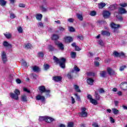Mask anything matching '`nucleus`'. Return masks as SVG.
<instances>
[{"label": "nucleus", "mask_w": 127, "mask_h": 127, "mask_svg": "<svg viewBox=\"0 0 127 127\" xmlns=\"http://www.w3.org/2000/svg\"><path fill=\"white\" fill-rule=\"evenodd\" d=\"M53 59L56 63L60 64V66L61 68H65V62H66L65 58H62L59 60L57 57L54 56Z\"/></svg>", "instance_id": "1"}, {"label": "nucleus", "mask_w": 127, "mask_h": 127, "mask_svg": "<svg viewBox=\"0 0 127 127\" xmlns=\"http://www.w3.org/2000/svg\"><path fill=\"white\" fill-rule=\"evenodd\" d=\"M14 93H10V96L14 100H18V96L20 95V92L18 89H15Z\"/></svg>", "instance_id": "2"}, {"label": "nucleus", "mask_w": 127, "mask_h": 127, "mask_svg": "<svg viewBox=\"0 0 127 127\" xmlns=\"http://www.w3.org/2000/svg\"><path fill=\"white\" fill-rule=\"evenodd\" d=\"M111 27L114 31V32L118 33L119 32V28L121 27V25L117 24L114 23H111L110 24Z\"/></svg>", "instance_id": "3"}, {"label": "nucleus", "mask_w": 127, "mask_h": 127, "mask_svg": "<svg viewBox=\"0 0 127 127\" xmlns=\"http://www.w3.org/2000/svg\"><path fill=\"white\" fill-rule=\"evenodd\" d=\"M87 98L88 100H89L90 103H91V104H93V105H94L95 106H97V105H98V102L97 101V100H96V99H94L93 98L91 95L88 94L87 96Z\"/></svg>", "instance_id": "4"}, {"label": "nucleus", "mask_w": 127, "mask_h": 127, "mask_svg": "<svg viewBox=\"0 0 127 127\" xmlns=\"http://www.w3.org/2000/svg\"><path fill=\"white\" fill-rule=\"evenodd\" d=\"M79 115L82 118H87L88 113L86 112V108L84 107L81 108V112L79 113Z\"/></svg>", "instance_id": "5"}, {"label": "nucleus", "mask_w": 127, "mask_h": 127, "mask_svg": "<svg viewBox=\"0 0 127 127\" xmlns=\"http://www.w3.org/2000/svg\"><path fill=\"white\" fill-rule=\"evenodd\" d=\"M36 100L37 101H41V102H44L45 101V97L42 94H38L36 96Z\"/></svg>", "instance_id": "6"}, {"label": "nucleus", "mask_w": 127, "mask_h": 127, "mask_svg": "<svg viewBox=\"0 0 127 127\" xmlns=\"http://www.w3.org/2000/svg\"><path fill=\"white\" fill-rule=\"evenodd\" d=\"M103 15L104 18H109L111 15V12L108 10H104L103 12Z\"/></svg>", "instance_id": "7"}, {"label": "nucleus", "mask_w": 127, "mask_h": 127, "mask_svg": "<svg viewBox=\"0 0 127 127\" xmlns=\"http://www.w3.org/2000/svg\"><path fill=\"white\" fill-rule=\"evenodd\" d=\"M1 58L3 63H5L7 61V58H6V53L5 52L3 51L1 53Z\"/></svg>", "instance_id": "8"}, {"label": "nucleus", "mask_w": 127, "mask_h": 127, "mask_svg": "<svg viewBox=\"0 0 127 127\" xmlns=\"http://www.w3.org/2000/svg\"><path fill=\"white\" fill-rule=\"evenodd\" d=\"M107 72L109 75H117V73H116V71L114 70L111 67H108L107 68Z\"/></svg>", "instance_id": "9"}, {"label": "nucleus", "mask_w": 127, "mask_h": 127, "mask_svg": "<svg viewBox=\"0 0 127 127\" xmlns=\"http://www.w3.org/2000/svg\"><path fill=\"white\" fill-rule=\"evenodd\" d=\"M64 39L66 43H70L73 41V38L71 37H65Z\"/></svg>", "instance_id": "10"}, {"label": "nucleus", "mask_w": 127, "mask_h": 127, "mask_svg": "<svg viewBox=\"0 0 127 127\" xmlns=\"http://www.w3.org/2000/svg\"><path fill=\"white\" fill-rule=\"evenodd\" d=\"M55 119H53V118H51L50 117L46 116V122L48 123L49 124H50L51 123H52V122H55Z\"/></svg>", "instance_id": "11"}, {"label": "nucleus", "mask_w": 127, "mask_h": 127, "mask_svg": "<svg viewBox=\"0 0 127 127\" xmlns=\"http://www.w3.org/2000/svg\"><path fill=\"white\" fill-rule=\"evenodd\" d=\"M119 13H121V14H125L127 13V11L125 8L120 7L119 8Z\"/></svg>", "instance_id": "12"}, {"label": "nucleus", "mask_w": 127, "mask_h": 127, "mask_svg": "<svg viewBox=\"0 0 127 127\" xmlns=\"http://www.w3.org/2000/svg\"><path fill=\"white\" fill-rule=\"evenodd\" d=\"M56 44L58 46L61 50H64V45L62 43H59V42H56Z\"/></svg>", "instance_id": "13"}, {"label": "nucleus", "mask_w": 127, "mask_h": 127, "mask_svg": "<svg viewBox=\"0 0 127 127\" xmlns=\"http://www.w3.org/2000/svg\"><path fill=\"white\" fill-rule=\"evenodd\" d=\"M120 88L122 89V90H123V91H126V90L127 89V83H122L120 84Z\"/></svg>", "instance_id": "14"}, {"label": "nucleus", "mask_w": 127, "mask_h": 127, "mask_svg": "<svg viewBox=\"0 0 127 127\" xmlns=\"http://www.w3.org/2000/svg\"><path fill=\"white\" fill-rule=\"evenodd\" d=\"M38 89H39L40 93H41V94H42L43 93H45V91L47 90L45 88V86H39L38 87Z\"/></svg>", "instance_id": "15"}, {"label": "nucleus", "mask_w": 127, "mask_h": 127, "mask_svg": "<svg viewBox=\"0 0 127 127\" xmlns=\"http://www.w3.org/2000/svg\"><path fill=\"white\" fill-rule=\"evenodd\" d=\"M3 45L4 47H8V48H12V45L11 44L8 43V42L6 41L3 42Z\"/></svg>", "instance_id": "16"}, {"label": "nucleus", "mask_w": 127, "mask_h": 127, "mask_svg": "<svg viewBox=\"0 0 127 127\" xmlns=\"http://www.w3.org/2000/svg\"><path fill=\"white\" fill-rule=\"evenodd\" d=\"M117 4H112L108 7V9L109 10H114L117 8Z\"/></svg>", "instance_id": "17"}, {"label": "nucleus", "mask_w": 127, "mask_h": 127, "mask_svg": "<svg viewBox=\"0 0 127 127\" xmlns=\"http://www.w3.org/2000/svg\"><path fill=\"white\" fill-rule=\"evenodd\" d=\"M53 79L55 82H60L62 80V77L61 76H55Z\"/></svg>", "instance_id": "18"}, {"label": "nucleus", "mask_w": 127, "mask_h": 127, "mask_svg": "<svg viewBox=\"0 0 127 127\" xmlns=\"http://www.w3.org/2000/svg\"><path fill=\"white\" fill-rule=\"evenodd\" d=\"M3 35H4L5 37L7 38V39H10V38H11V36H12L11 33L7 32L4 33Z\"/></svg>", "instance_id": "19"}, {"label": "nucleus", "mask_w": 127, "mask_h": 127, "mask_svg": "<svg viewBox=\"0 0 127 127\" xmlns=\"http://www.w3.org/2000/svg\"><path fill=\"white\" fill-rule=\"evenodd\" d=\"M21 100L22 102H27V97H26V95L25 94H23L21 97Z\"/></svg>", "instance_id": "20"}, {"label": "nucleus", "mask_w": 127, "mask_h": 127, "mask_svg": "<svg viewBox=\"0 0 127 127\" xmlns=\"http://www.w3.org/2000/svg\"><path fill=\"white\" fill-rule=\"evenodd\" d=\"M76 17H77L80 21H83V15L82 14L77 13Z\"/></svg>", "instance_id": "21"}, {"label": "nucleus", "mask_w": 127, "mask_h": 127, "mask_svg": "<svg viewBox=\"0 0 127 127\" xmlns=\"http://www.w3.org/2000/svg\"><path fill=\"white\" fill-rule=\"evenodd\" d=\"M35 17L37 20H41L42 19V14H37L35 15Z\"/></svg>", "instance_id": "22"}, {"label": "nucleus", "mask_w": 127, "mask_h": 127, "mask_svg": "<svg viewBox=\"0 0 127 127\" xmlns=\"http://www.w3.org/2000/svg\"><path fill=\"white\" fill-rule=\"evenodd\" d=\"M101 34L102 35H105L106 36H110L111 35V33L106 31H102Z\"/></svg>", "instance_id": "23"}, {"label": "nucleus", "mask_w": 127, "mask_h": 127, "mask_svg": "<svg viewBox=\"0 0 127 127\" xmlns=\"http://www.w3.org/2000/svg\"><path fill=\"white\" fill-rule=\"evenodd\" d=\"M87 83L88 85H93V83H94V79L89 78L87 80Z\"/></svg>", "instance_id": "24"}, {"label": "nucleus", "mask_w": 127, "mask_h": 127, "mask_svg": "<svg viewBox=\"0 0 127 127\" xmlns=\"http://www.w3.org/2000/svg\"><path fill=\"white\" fill-rule=\"evenodd\" d=\"M45 95L46 98H50V90L47 89L45 91Z\"/></svg>", "instance_id": "25"}, {"label": "nucleus", "mask_w": 127, "mask_h": 127, "mask_svg": "<svg viewBox=\"0 0 127 127\" xmlns=\"http://www.w3.org/2000/svg\"><path fill=\"white\" fill-rule=\"evenodd\" d=\"M52 40H57L59 39V36L58 35L54 34L51 37Z\"/></svg>", "instance_id": "26"}, {"label": "nucleus", "mask_w": 127, "mask_h": 127, "mask_svg": "<svg viewBox=\"0 0 127 127\" xmlns=\"http://www.w3.org/2000/svg\"><path fill=\"white\" fill-rule=\"evenodd\" d=\"M73 87L76 92H77L78 93H80V92H81V90H80V88H79V86L77 85H74Z\"/></svg>", "instance_id": "27"}, {"label": "nucleus", "mask_w": 127, "mask_h": 127, "mask_svg": "<svg viewBox=\"0 0 127 127\" xmlns=\"http://www.w3.org/2000/svg\"><path fill=\"white\" fill-rule=\"evenodd\" d=\"M100 75L102 78H105L106 77V75H107V72L105 71H102L100 72Z\"/></svg>", "instance_id": "28"}, {"label": "nucleus", "mask_w": 127, "mask_h": 127, "mask_svg": "<svg viewBox=\"0 0 127 127\" xmlns=\"http://www.w3.org/2000/svg\"><path fill=\"white\" fill-rule=\"evenodd\" d=\"M106 6V4L104 2H100L98 3V7L99 8H103Z\"/></svg>", "instance_id": "29"}, {"label": "nucleus", "mask_w": 127, "mask_h": 127, "mask_svg": "<svg viewBox=\"0 0 127 127\" xmlns=\"http://www.w3.org/2000/svg\"><path fill=\"white\" fill-rule=\"evenodd\" d=\"M46 116H40L39 118V122H43L45 121L46 122Z\"/></svg>", "instance_id": "30"}, {"label": "nucleus", "mask_w": 127, "mask_h": 127, "mask_svg": "<svg viewBox=\"0 0 127 127\" xmlns=\"http://www.w3.org/2000/svg\"><path fill=\"white\" fill-rule=\"evenodd\" d=\"M75 71L76 72H79L80 71V69L79 68V67H78L77 66L75 65L73 67V69H72V73H74V72H75Z\"/></svg>", "instance_id": "31"}, {"label": "nucleus", "mask_w": 127, "mask_h": 127, "mask_svg": "<svg viewBox=\"0 0 127 127\" xmlns=\"http://www.w3.org/2000/svg\"><path fill=\"white\" fill-rule=\"evenodd\" d=\"M6 4V1L4 0H0V5L4 6Z\"/></svg>", "instance_id": "32"}, {"label": "nucleus", "mask_w": 127, "mask_h": 127, "mask_svg": "<svg viewBox=\"0 0 127 127\" xmlns=\"http://www.w3.org/2000/svg\"><path fill=\"white\" fill-rule=\"evenodd\" d=\"M112 111L113 112V114H114V115H118V114L120 113V111H119L116 108L112 109Z\"/></svg>", "instance_id": "33"}, {"label": "nucleus", "mask_w": 127, "mask_h": 127, "mask_svg": "<svg viewBox=\"0 0 127 127\" xmlns=\"http://www.w3.org/2000/svg\"><path fill=\"white\" fill-rule=\"evenodd\" d=\"M120 6H121V7H127V2H122L119 4Z\"/></svg>", "instance_id": "34"}, {"label": "nucleus", "mask_w": 127, "mask_h": 127, "mask_svg": "<svg viewBox=\"0 0 127 127\" xmlns=\"http://www.w3.org/2000/svg\"><path fill=\"white\" fill-rule=\"evenodd\" d=\"M44 70H47L50 68V65L47 64H44Z\"/></svg>", "instance_id": "35"}, {"label": "nucleus", "mask_w": 127, "mask_h": 127, "mask_svg": "<svg viewBox=\"0 0 127 127\" xmlns=\"http://www.w3.org/2000/svg\"><path fill=\"white\" fill-rule=\"evenodd\" d=\"M24 48H26V49H29V48H31V44L29 43L25 44L24 45Z\"/></svg>", "instance_id": "36"}, {"label": "nucleus", "mask_w": 127, "mask_h": 127, "mask_svg": "<svg viewBox=\"0 0 127 127\" xmlns=\"http://www.w3.org/2000/svg\"><path fill=\"white\" fill-rule=\"evenodd\" d=\"M17 31L18 33H22L23 32V30L22 29V27L19 26L17 28Z\"/></svg>", "instance_id": "37"}, {"label": "nucleus", "mask_w": 127, "mask_h": 127, "mask_svg": "<svg viewBox=\"0 0 127 127\" xmlns=\"http://www.w3.org/2000/svg\"><path fill=\"white\" fill-rule=\"evenodd\" d=\"M97 14V12H96V11H91L90 12V15H91V16H96V15Z\"/></svg>", "instance_id": "38"}, {"label": "nucleus", "mask_w": 127, "mask_h": 127, "mask_svg": "<svg viewBox=\"0 0 127 127\" xmlns=\"http://www.w3.org/2000/svg\"><path fill=\"white\" fill-rule=\"evenodd\" d=\"M38 56L40 58H43L44 56V54L42 52H39L38 54Z\"/></svg>", "instance_id": "39"}, {"label": "nucleus", "mask_w": 127, "mask_h": 127, "mask_svg": "<svg viewBox=\"0 0 127 127\" xmlns=\"http://www.w3.org/2000/svg\"><path fill=\"white\" fill-rule=\"evenodd\" d=\"M95 97L96 100H97L98 101H99L100 100V98H101L100 95H99V94L97 92H95Z\"/></svg>", "instance_id": "40"}, {"label": "nucleus", "mask_w": 127, "mask_h": 127, "mask_svg": "<svg viewBox=\"0 0 127 127\" xmlns=\"http://www.w3.org/2000/svg\"><path fill=\"white\" fill-rule=\"evenodd\" d=\"M15 17H16V15H15V14L13 13H10V18L13 19V18H15Z\"/></svg>", "instance_id": "41"}, {"label": "nucleus", "mask_w": 127, "mask_h": 127, "mask_svg": "<svg viewBox=\"0 0 127 127\" xmlns=\"http://www.w3.org/2000/svg\"><path fill=\"white\" fill-rule=\"evenodd\" d=\"M113 55H114L115 57H120V53L114 51L113 53Z\"/></svg>", "instance_id": "42"}, {"label": "nucleus", "mask_w": 127, "mask_h": 127, "mask_svg": "<svg viewBox=\"0 0 127 127\" xmlns=\"http://www.w3.org/2000/svg\"><path fill=\"white\" fill-rule=\"evenodd\" d=\"M48 49L49 51H53L54 50V47L51 45H48Z\"/></svg>", "instance_id": "43"}, {"label": "nucleus", "mask_w": 127, "mask_h": 127, "mask_svg": "<svg viewBox=\"0 0 127 127\" xmlns=\"http://www.w3.org/2000/svg\"><path fill=\"white\" fill-rule=\"evenodd\" d=\"M33 70H34V72H38V71H39V67L35 66L33 67Z\"/></svg>", "instance_id": "44"}, {"label": "nucleus", "mask_w": 127, "mask_h": 127, "mask_svg": "<svg viewBox=\"0 0 127 127\" xmlns=\"http://www.w3.org/2000/svg\"><path fill=\"white\" fill-rule=\"evenodd\" d=\"M71 58L73 59H74V58H76V53L75 52H71L70 54Z\"/></svg>", "instance_id": "45"}, {"label": "nucleus", "mask_w": 127, "mask_h": 127, "mask_svg": "<svg viewBox=\"0 0 127 127\" xmlns=\"http://www.w3.org/2000/svg\"><path fill=\"white\" fill-rule=\"evenodd\" d=\"M123 57L124 58L127 57V56H126V54H125L124 52H122L119 53V57Z\"/></svg>", "instance_id": "46"}, {"label": "nucleus", "mask_w": 127, "mask_h": 127, "mask_svg": "<svg viewBox=\"0 0 127 127\" xmlns=\"http://www.w3.org/2000/svg\"><path fill=\"white\" fill-rule=\"evenodd\" d=\"M66 127H74V123L73 122H69Z\"/></svg>", "instance_id": "47"}, {"label": "nucleus", "mask_w": 127, "mask_h": 127, "mask_svg": "<svg viewBox=\"0 0 127 127\" xmlns=\"http://www.w3.org/2000/svg\"><path fill=\"white\" fill-rule=\"evenodd\" d=\"M98 43L99 45H101V46H104V42H103V40H99Z\"/></svg>", "instance_id": "48"}, {"label": "nucleus", "mask_w": 127, "mask_h": 127, "mask_svg": "<svg viewBox=\"0 0 127 127\" xmlns=\"http://www.w3.org/2000/svg\"><path fill=\"white\" fill-rule=\"evenodd\" d=\"M22 64L24 67H27V63L24 60H22Z\"/></svg>", "instance_id": "49"}, {"label": "nucleus", "mask_w": 127, "mask_h": 127, "mask_svg": "<svg viewBox=\"0 0 127 127\" xmlns=\"http://www.w3.org/2000/svg\"><path fill=\"white\" fill-rule=\"evenodd\" d=\"M59 29L60 31H61V32H63V31H65V28L62 26L59 27Z\"/></svg>", "instance_id": "50"}, {"label": "nucleus", "mask_w": 127, "mask_h": 127, "mask_svg": "<svg viewBox=\"0 0 127 127\" xmlns=\"http://www.w3.org/2000/svg\"><path fill=\"white\" fill-rule=\"evenodd\" d=\"M74 96H75L76 100H77V101H78L79 102L81 101V98H80V96H79L77 93L74 94Z\"/></svg>", "instance_id": "51"}, {"label": "nucleus", "mask_w": 127, "mask_h": 127, "mask_svg": "<svg viewBox=\"0 0 127 127\" xmlns=\"http://www.w3.org/2000/svg\"><path fill=\"white\" fill-rule=\"evenodd\" d=\"M117 19L119 20V21H123V16L117 15Z\"/></svg>", "instance_id": "52"}, {"label": "nucleus", "mask_w": 127, "mask_h": 127, "mask_svg": "<svg viewBox=\"0 0 127 127\" xmlns=\"http://www.w3.org/2000/svg\"><path fill=\"white\" fill-rule=\"evenodd\" d=\"M126 68H127V66H126V65H122V66H120V71H124V70H125V69H126Z\"/></svg>", "instance_id": "53"}, {"label": "nucleus", "mask_w": 127, "mask_h": 127, "mask_svg": "<svg viewBox=\"0 0 127 127\" xmlns=\"http://www.w3.org/2000/svg\"><path fill=\"white\" fill-rule=\"evenodd\" d=\"M68 29L69 31L70 32H74V31H75V29L73 28V27H69Z\"/></svg>", "instance_id": "54"}, {"label": "nucleus", "mask_w": 127, "mask_h": 127, "mask_svg": "<svg viewBox=\"0 0 127 127\" xmlns=\"http://www.w3.org/2000/svg\"><path fill=\"white\" fill-rule=\"evenodd\" d=\"M38 27H43V23L40 22L38 23Z\"/></svg>", "instance_id": "55"}, {"label": "nucleus", "mask_w": 127, "mask_h": 127, "mask_svg": "<svg viewBox=\"0 0 127 127\" xmlns=\"http://www.w3.org/2000/svg\"><path fill=\"white\" fill-rule=\"evenodd\" d=\"M92 127H99V125H98V123L94 122L92 124Z\"/></svg>", "instance_id": "56"}, {"label": "nucleus", "mask_w": 127, "mask_h": 127, "mask_svg": "<svg viewBox=\"0 0 127 127\" xmlns=\"http://www.w3.org/2000/svg\"><path fill=\"white\" fill-rule=\"evenodd\" d=\"M67 21H68V22L73 23L74 22V19L72 18H68L67 19Z\"/></svg>", "instance_id": "57"}, {"label": "nucleus", "mask_w": 127, "mask_h": 127, "mask_svg": "<svg viewBox=\"0 0 127 127\" xmlns=\"http://www.w3.org/2000/svg\"><path fill=\"white\" fill-rule=\"evenodd\" d=\"M23 91L26 92V93H30V91L25 87L23 88Z\"/></svg>", "instance_id": "58"}, {"label": "nucleus", "mask_w": 127, "mask_h": 127, "mask_svg": "<svg viewBox=\"0 0 127 127\" xmlns=\"http://www.w3.org/2000/svg\"><path fill=\"white\" fill-rule=\"evenodd\" d=\"M94 54H93L91 52H89L88 54H87V56L89 57H93Z\"/></svg>", "instance_id": "59"}, {"label": "nucleus", "mask_w": 127, "mask_h": 127, "mask_svg": "<svg viewBox=\"0 0 127 127\" xmlns=\"http://www.w3.org/2000/svg\"><path fill=\"white\" fill-rule=\"evenodd\" d=\"M19 7H25V4L21 3L19 4Z\"/></svg>", "instance_id": "60"}, {"label": "nucleus", "mask_w": 127, "mask_h": 127, "mask_svg": "<svg viewBox=\"0 0 127 127\" xmlns=\"http://www.w3.org/2000/svg\"><path fill=\"white\" fill-rule=\"evenodd\" d=\"M67 76L68 79H72V75H71V73H68Z\"/></svg>", "instance_id": "61"}, {"label": "nucleus", "mask_w": 127, "mask_h": 127, "mask_svg": "<svg viewBox=\"0 0 127 127\" xmlns=\"http://www.w3.org/2000/svg\"><path fill=\"white\" fill-rule=\"evenodd\" d=\"M110 120L111 123H112L113 124L115 123V120L114 119V118H113V117H110Z\"/></svg>", "instance_id": "62"}, {"label": "nucleus", "mask_w": 127, "mask_h": 127, "mask_svg": "<svg viewBox=\"0 0 127 127\" xmlns=\"http://www.w3.org/2000/svg\"><path fill=\"white\" fill-rule=\"evenodd\" d=\"M99 93H100L101 94H103V93H105V90L103 88H101L99 90Z\"/></svg>", "instance_id": "63"}, {"label": "nucleus", "mask_w": 127, "mask_h": 127, "mask_svg": "<svg viewBox=\"0 0 127 127\" xmlns=\"http://www.w3.org/2000/svg\"><path fill=\"white\" fill-rule=\"evenodd\" d=\"M75 99L73 97H71V104H75Z\"/></svg>", "instance_id": "64"}]
</instances>
